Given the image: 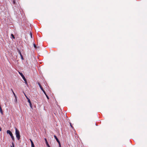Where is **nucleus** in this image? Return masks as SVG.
Returning <instances> with one entry per match:
<instances>
[{"instance_id":"obj_1","label":"nucleus","mask_w":147,"mask_h":147,"mask_svg":"<svg viewBox=\"0 0 147 147\" xmlns=\"http://www.w3.org/2000/svg\"><path fill=\"white\" fill-rule=\"evenodd\" d=\"M15 134L16 137L18 140H19L20 137V132L16 128H15Z\"/></svg>"},{"instance_id":"obj_2","label":"nucleus","mask_w":147,"mask_h":147,"mask_svg":"<svg viewBox=\"0 0 147 147\" xmlns=\"http://www.w3.org/2000/svg\"><path fill=\"white\" fill-rule=\"evenodd\" d=\"M19 74L21 76V77H22V78L25 81V83L26 84H27V82L26 80V79L25 78L23 74L22 73L20 72H19Z\"/></svg>"},{"instance_id":"obj_3","label":"nucleus","mask_w":147,"mask_h":147,"mask_svg":"<svg viewBox=\"0 0 147 147\" xmlns=\"http://www.w3.org/2000/svg\"><path fill=\"white\" fill-rule=\"evenodd\" d=\"M54 137L55 138V139L58 142V143L59 146V145H61L60 142L59 141V140L58 139V138H57L56 136L55 135H54Z\"/></svg>"},{"instance_id":"obj_4","label":"nucleus","mask_w":147,"mask_h":147,"mask_svg":"<svg viewBox=\"0 0 147 147\" xmlns=\"http://www.w3.org/2000/svg\"><path fill=\"white\" fill-rule=\"evenodd\" d=\"M7 134H9L11 136L13 135L11 132L9 130H7Z\"/></svg>"},{"instance_id":"obj_5","label":"nucleus","mask_w":147,"mask_h":147,"mask_svg":"<svg viewBox=\"0 0 147 147\" xmlns=\"http://www.w3.org/2000/svg\"><path fill=\"white\" fill-rule=\"evenodd\" d=\"M45 143H46V144L47 145V146L48 147H50L49 145L48 142H47V139L46 138H45Z\"/></svg>"},{"instance_id":"obj_6","label":"nucleus","mask_w":147,"mask_h":147,"mask_svg":"<svg viewBox=\"0 0 147 147\" xmlns=\"http://www.w3.org/2000/svg\"><path fill=\"white\" fill-rule=\"evenodd\" d=\"M38 85L39 86V87H40V89L42 91H43V90H43L42 87V86H41V85L39 83H38Z\"/></svg>"},{"instance_id":"obj_7","label":"nucleus","mask_w":147,"mask_h":147,"mask_svg":"<svg viewBox=\"0 0 147 147\" xmlns=\"http://www.w3.org/2000/svg\"><path fill=\"white\" fill-rule=\"evenodd\" d=\"M30 142H31V147H34V144H33V143L31 139H30Z\"/></svg>"},{"instance_id":"obj_8","label":"nucleus","mask_w":147,"mask_h":147,"mask_svg":"<svg viewBox=\"0 0 147 147\" xmlns=\"http://www.w3.org/2000/svg\"><path fill=\"white\" fill-rule=\"evenodd\" d=\"M19 54H20V56L21 57V58L22 59V60H24V58L23 57V56H22V54H21V53L20 51H19Z\"/></svg>"},{"instance_id":"obj_9","label":"nucleus","mask_w":147,"mask_h":147,"mask_svg":"<svg viewBox=\"0 0 147 147\" xmlns=\"http://www.w3.org/2000/svg\"><path fill=\"white\" fill-rule=\"evenodd\" d=\"M0 113H1L2 115H3V111H2V108L1 107V106H0Z\"/></svg>"},{"instance_id":"obj_10","label":"nucleus","mask_w":147,"mask_h":147,"mask_svg":"<svg viewBox=\"0 0 147 147\" xmlns=\"http://www.w3.org/2000/svg\"><path fill=\"white\" fill-rule=\"evenodd\" d=\"M43 91V92L44 93V94L46 96V97H47V99H49V97H48V96L46 94L45 91V90H44Z\"/></svg>"},{"instance_id":"obj_11","label":"nucleus","mask_w":147,"mask_h":147,"mask_svg":"<svg viewBox=\"0 0 147 147\" xmlns=\"http://www.w3.org/2000/svg\"><path fill=\"white\" fill-rule=\"evenodd\" d=\"M11 138H12V140L13 141H14V136H13H13H11Z\"/></svg>"},{"instance_id":"obj_12","label":"nucleus","mask_w":147,"mask_h":147,"mask_svg":"<svg viewBox=\"0 0 147 147\" xmlns=\"http://www.w3.org/2000/svg\"><path fill=\"white\" fill-rule=\"evenodd\" d=\"M13 95H14L15 98H16V97H17V96H16V95L15 93H14V92L13 91Z\"/></svg>"},{"instance_id":"obj_13","label":"nucleus","mask_w":147,"mask_h":147,"mask_svg":"<svg viewBox=\"0 0 147 147\" xmlns=\"http://www.w3.org/2000/svg\"><path fill=\"white\" fill-rule=\"evenodd\" d=\"M28 102L29 103H30V102H30V99L29 98L28 99Z\"/></svg>"},{"instance_id":"obj_14","label":"nucleus","mask_w":147,"mask_h":147,"mask_svg":"<svg viewBox=\"0 0 147 147\" xmlns=\"http://www.w3.org/2000/svg\"><path fill=\"white\" fill-rule=\"evenodd\" d=\"M12 146H11V147H14V145L13 142L12 143Z\"/></svg>"},{"instance_id":"obj_15","label":"nucleus","mask_w":147,"mask_h":147,"mask_svg":"<svg viewBox=\"0 0 147 147\" xmlns=\"http://www.w3.org/2000/svg\"><path fill=\"white\" fill-rule=\"evenodd\" d=\"M11 36H12V37L13 38H15V37H14V35H13V34H11Z\"/></svg>"},{"instance_id":"obj_16","label":"nucleus","mask_w":147,"mask_h":147,"mask_svg":"<svg viewBox=\"0 0 147 147\" xmlns=\"http://www.w3.org/2000/svg\"><path fill=\"white\" fill-rule=\"evenodd\" d=\"M15 98V102H17V97H16V98Z\"/></svg>"},{"instance_id":"obj_17","label":"nucleus","mask_w":147,"mask_h":147,"mask_svg":"<svg viewBox=\"0 0 147 147\" xmlns=\"http://www.w3.org/2000/svg\"><path fill=\"white\" fill-rule=\"evenodd\" d=\"M33 45H34V47L35 48H36V45H35V44H33Z\"/></svg>"},{"instance_id":"obj_18","label":"nucleus","mask_w":147,"mask_h":147,"mask_svg":"<svg viewBox=\"0 0 147 147\" xmlns=\"http://www.w3.org/2000/svg\"><path fill=\"white\" fill-rule=\"evenodd\" d=\"M25 94V96H26V98L27 99H29V98L27 97V96L25 94Z\"/></svg>"},{"instance_id":"obj_19","label":"nucleus","mask_w":147,"mask_h":147,"mask_svg":"<svg viewBox=\"0 0 147 147\" xmlns=\"http://www.w3.org/2000/svg\"><path fill=\"white\" fill-rule=\"evenodd\" d=\"M29 104H30V107L31 108H32V104H31V102H30V103H29Z\"/></svg>"},{"instance_id":"obj_20","label":"nucleus","mask_w":147,"mask_h":147,"mask_svg":"<svg viewBox=\"0 0 147 147\" xmlns=\"http://www.w3.org/2000/svg\"><path fill=\"white\" fill-rule=\"evenodd\" d=\"M70 123V126H71V127L73 128V126H72V125H71V123Z\"/></svg>"},{"instance_id":"obj_21","label":"nucleus","mask_w":147,"mask_h":147,"mask_svg":"<svg viewBox=\"0 0 147 147\" xmlns=\"http://www.w3.org/2000/svg\"><path fill=\"white\" fill-rule=\"evenodd\" d=\"M30 34L31 37V38H32V34L31 33H30Z\"/></svg>"},{"instance_id":"obj_22","label":"nucleus","mask_w":147,"mask_h":147,"mask_svg":"<svg viewBox=\"0 0 147 147\" xmlns=\"http://www.w3.org/2000/svg\"><path fill=\"white\" fill-rule=\"evenodd\" d=\"M13 4H15V1H13Z\"/></svg>"},{"instance_id":"obj_23","label":"nucleus","mask_w":147,"mask_h":147,"mask_svg":"<svg viewBox=\"0 0 147 147\" xmlns=\"http://www.w3.org/2000/svg\"><path fill=\"white\" fill-rule=\"evenodd\" d=\"M0 131H1V128L0 127Z\"/></svg>"},{"instance_id":"obj_24","label":"nucleus","mask_w":147,"mask_h":147,"mask_svg":"<svg viewBox=\"0 0 147 147\" xmlns=\"http://www.w3.org/2000/svg\"><path fill=\"white\" fill-rule=\"evenodd\" d=\"M59 147H61V145H59Z\"/></svg>"},{"instance_id":"obj_25","label":"nucleus","mask_w":147,"mask_h":147,"mask_svg":"<svg viewBox=\"0 0 147 147\" xmlns=\"http://www.w3.org/2000/svg\"><path fill=\"white\" fill-rule=\"evenodd\" d=\"M11 91H12V92H13V91L12 89H11Z\"/></svg>"}]
</instances>
